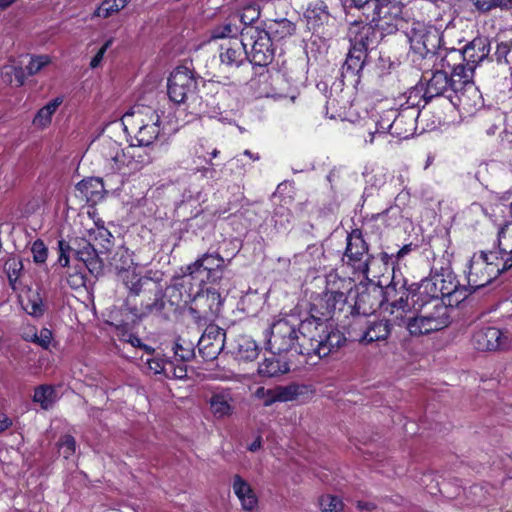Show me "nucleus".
Returning <instances> with one entry per match:
<instances>
[{"mask_svg":"<svg viewBox=\"0 0 512 512\" xmlns=\"http://www.w3.org/2000/svg\"><path fill=\"white\" fill-rule=\"evenodd\" d=\"M345 340L339 330L311 315L299 325L286 318L273 322L267 345L272 354L294 352L303 356L306 364L316 365L340 348Z\"/></svg>","mask_w":512,"mask_h":512,"instance_id":"f257e3e1","label":"nucleus"},{"mask_svg":"<svg viewBox=\"0 0 512 512\" xmlns=\"http://www.w3.org/2000/svg\"><path fill=\"white\" fill-rule=\"evenodd\" d=\"M421 82L425 88L424 93L430 101L433 98L445 97L454 107L466 112L476 109L483 103L480 90H476V96L472 98L464 88V84L445 74L444 71L433 69L429 77L422 76Z\"/></svg>","mask_w":512,"mask_h":512,"instance_id":"f03ea898","label":"nucleus"},{"mask_svg":"<svg viewBox=\"0 0 512 512\" xmlns=\"http://www.w3.org/2000/svg\"><path fill=\"white\" fill-rule=\"evenodd\" d=\"M118 275L132 296L141 293L147 295V299L141 303V307L135 308L133 313L138 317L161 313L165 306L164 294L161 285L153 281L149 276H142L140 267L131 263L127 268H118Z\"/></svg>","mask_w":512,"mask_h":512,"instance_id":"7ed1b4c3","label":"nucleus"},{"mask_svg":"<svg viewBox=\"0 0 512 512\" xmlns=\"http://www.w3.org/2000/svg\"><path fill=\"white\" fill-rule=\"evenodd\" d=\"M406 35L410 43L412 62L420 70H425L429 66L426 65L427 60L434 58L437 50L444 44L443 31L433 25L414 21Z\"/></svg>","mask_w":512,"mask_h":512,"instance_id":"20e7f679","label":"nucleus"},{"mask_svg":"<svg viewBox=\"0 0 512 512\" xmlns=\"http://www.w3.org/2000/svg\"><path fill=\"white\" fill-rule=\"evenodd\" d=\"M511 266L510 255L501 251L500 247L499 252L474 253L468 266V284L474 290L482 288Z\"/></svg>","mask_w":512,"mask_h":512,"instance_id":"39448f33","label":"nucleus"},{"mask_svg":"<svg viewBox=\"0 0 512 512\" xmlns=\"http://www.w3.org/2000/svg\"><path fill=\"white\" fill-rule=\"evenodd\" d=\"M367 21L390 34L397 30L403 20V4L396 0H352Z\"/></svg>","mask_w":512,"mask_h":512,"instance_id":"423d86ee","label":"nucleus"},{"mask_svg":"<svg viewBox=\"0 0 512 512\" xmlns=\"http://www.w3.org/2000/svg\"><path fill=\"white\" fill-rule=\"evenodd\" d=\"M427 62L432 63L433 69L444 71L445 74L464 84V88L472 98L476 96V90L479 89L472 81V69L465 68L461 49L447 48L443 44L437 50L434 58L428 59Z\"/></svg>","mask_w":512,"mask_h":512,"instance_id":"0eeeda50","label":"nucleus"},{"mask_svg":"<svg viewBox=\"0 0 512 512\" xmlns=\"http://www.w3.org/2000/svg\"><path fill=\"white\" fill-rule=\"evenodd\" d=\"M398 325H404L412 336H421L434 331H439L449 324L448 309L442 303L433 305V310L420 314H414L409 310L400 317L395 316Z\"/></svg>","mask_w":512,"mask_h":512,"instance_id":"6e6552de","label":"nucleus"},{"mask_svg":"<svg viewBox=\"0 0 512 512\" xmlns=\"http://www.w3.org/2000/svg\"><path fill=\"white\" fill-rule=\"evenodd\" d=\"M244 17L245 16L241 17V21L245 24L242 28L241 36L244 37L246 48L250 47L248 60L255 66H267L273 61L275 55L271 35L268 31L258 26L246 24ZM254 19L255 17H252L250 23H252Z\"/></svg>","mask_w":512,"mask_h":512,"instance_id":"1a4fd4ad","label":"nucleus"},{"mask_svg":"<svg viewBox=\"0 0 512 512\" xmlns=\"http://www.w3.org/2000/svg\"><path fill=\"white\" fill-rule=\"evenodd\" d=\"M225 267V260L219 253H204L184 268L181 285L191 284L193 280L199 282V287L205 282H218L223 278Z\"/></svg>","mask_w":512,"mask_h":512,"instance_id":"9d476101","label":"nucleus"},{"mask_svg":"<svg viewBox=\"0 0 512 512\" xmlns=\"http://www.w3.org/2000/svg\"><path fill=\"white\" fill-rule=\"evenodd\" d=\"M368 244L360 230L355 229L347 236L346 249L342 261L351 267L355 273L368 277L369 265L372 260Z\"/></svg>","mask_w":512,"mask_h":512,"instance_id":"9b49d317","label":"nucleus"},{"mask_svg":"<svg viewBox=\"0 0 512 512\" xmlns=\"http://www.w3.org/2000/svg\"><path fill=\"white\" fill-rule=\"evenodd\" d=\"M223 299L215 288L198 290L189 307L190 313L198 321H213L221 312Z\"/></svg>","mask_w":512,"mask_h":512,"instance_id":"f8f14e48","label":"nucleus"},{"mask_svg":"<svg viewBox=\"0 0 512 512\" xmlns=\"http://www.w3.org/2000/svg\"><path fill=\"white\" fill-rule=\"evenodd\" d=\"M196 89L197 82L186 68H176L168 78L167 94L175 104L185 103L195 95Z\"/></svg>","mask_w":512,"mask_h":512,"instance_id":"ddd939ff","label":"nucleus"},{"mask_svg":"<svg viewBox=\"0 0 512 512\" xmlns=\"http://www.w3.org/2000/svg\"><path fill=\"white\" fill-rule=\"evenodd\" d=\"M409 291L406 288L405 281L396 280L395 275L391 282L386 286L383 292L382 305H386L385 310L390 307V313L395 316L409 312L408 305Z\"/></svg>","mask_w":512,"mask_h":512,"instance_id":"4468645a","label":"nucleus"},{"mask_svg":"<svg viewBox=\"0 0 512 512\" xmlns=\"http://www.w3.org/2000/svg\"><path fill=\"white\" fill-rule=\"evenodd\" d=\"M226 333L218 326H208L198 341V351L205 361L217 358L225 346Z\"/></svg>","mask_w":512,"mask_h":512,"instance_id":"2eb2a0df","label":"nucleus"},{"mask_svg":"<svg viewBox=\"0 0 512 512\" xmlns=\"http://www.w3.org/2000/svg\"><path fill=\"white\" fill-rule=\"evenodd\" d=\"M209 412L216 420L230 418L235 412V399L230 388H216L207 399Z\"/></svg>","mask_w":512,"mask_h":512,"instance_id":"dca6fc26","label":"nucleus"},{"mask_svg":"<svg viewBox=\"0 0 512 512\" xmlns=\"http://www.w3.org/2000/svg\"><path fill=\"white\" fill-rule=\"evenodd\" d=\"M491 45L487 37L479 36L468 42L461 48L465 68L472 69V81H474L475 69L490 55Z\"/></svg>","mask_w":512,"mask_h":512,"instance_id":"f3484780","label":"nucleus"},{"mask_svg":"<svg viewBox=\"0 0 512 512\" xmlns=\"http://www.w3.org/2000/svg\"><path fill=\"white\" fill-rule=\"evenodd\" d=\"M302 394V387L296 384L277 386L274 388L258 387L254 397L264 406H271L276 402H288Z\"/></svg>","mask_w":512,"mask_h":512,"instance_id":"a211bd4d","label":"nucleus"},{"mask_svg":"<svg viewBox=\"0 0 512 512\" xmlns=\"http://www.w3.org/2000/svg\"><path fill=\"white\" fill-rule=\"evenodd\" d=\"M472 345L478 351H496L508 346V337L496 327H485L473 334Z\"/></svg>","mask_w":512,"mask_h":512,"instance_id":"6ab92c4d","label":"nucleus"},{"mask_svg":"<svg viewBox=\"0 0 512 512\" xmlns=\"http://www.w3.org/2000/svg\"><path fill=\"white\" fill-rule=\"evenodd\" d=\"M367 58L365 50L356 49L350 46L346 60L341 68L342 81H348L357 85L360 81L359 74L363 70Z\"/></svg>","mask_w":512,"mask_h":512,"instance_id":"aec40b11","label":"nucleus"},{"mask_svg":"<svg viewBox=\"0 0 512 512\" xmlns=\"http://www.w3.org/2000/svg\"><path fill=\"white\" fill-rule=\"evenodd\" d=\"M220 60L227 67H239L248 59V50L244 37L234 38L220 47Z\"/></svg>","mask_w":512,"mask_h":512,"instance_id":"412c9836","label":"nucleus"},{"mask_svg":"<svg viewBox=\"0 0 512 512\" xmlns=\"http://www.w3.org/2000/svg\"><path fill=\"white\" fill-rule=\"evenodd\" d=\"M350 46L356 49L365 50L367 53L368 48L376 42L377 31L375 30L374 23H353L348 31Z\"/></svg>","mask_w":512,"mask_h":512,"instance_id":"4be33fe9","label":"nucleus"},{"mask_svg":"<svg viewBox=\"0 0 512 512\" xmlns=\"http://www.w3.org/2000/svg\"><path fill=\"white\" fill-rule=\"evenodd\" d=\"M347 305V298L338 299V295L323 292L318 302L314 304L315 310L321 315L316 319L324 321L328 326V320L342 312Z\"/></svg>","mask_w":512,"mask_h":512,"instance_id":"5701e85b","label":"nucleus"},{"mask_svg":"<svg viewBox=\"0 0 512 512\" xmlns=\"http://www.w3.org/2000/svg\"><path fill=\"white\" fill-rule=\"evenodd\" d=\"M233 491L244 510L252 511L258 505V498L250 484L241 476L235 475L232 484Z\"/></svg>","mask_w":512,"mask_h":512,"instance_id":"b1692460","label":"nucleus"},{"mask_svg":"<svg viewBox=\"0 0 512 512\" xmlns=\"http://www.w3.org/2000/svg\"><path fill=\"white\" fill-rule=\"evenodd\" d=\"M355 284L350 277H341L337 272L331 271L326 275V285L324 292L338 295L340 302L342 297L347 298L353 290Z\"/></svg>","mask_w":512,"mask_h":512,"instance_id":"393cba45","label":"nucleus"},{"mask_svg":"<svg viewBox=\"0 0 512 512\" xmlns=\"http://www.w3.org/2000/svg\"><path fill=\"white\" fill-rule=\"evenodd\" d=\"M114 169L124 176L141 170V162H136V150L127 148L113 157Z\"/></svg>","mask_w":512,"mask_h":512,"instance_id":"a878e982","label":"nucleus"},{"mask_svg":"<svg viewBox=\"0 0 512 512\" xmlns=\"http://www.w3.org/2000/svg\"><path fill=\"white\" fill-rule=\"evenodd\" d=\"M390 333H391V325L388 320L380 319V320L369 321L365 330L363 331L361 341L365 342V343H372L375 341H383L388 338Z\"/></svg>","mask_w":512,"mask_h":512,"instance_id":"bb28decb","label":"nucleus"},{"mask_svg":"<svg viewBox=\"0 0 512 512\" xmlns=\"http://www.w3.org/2000/svg\"><path fill=\"white\" fill-rule=\"evenodd\" d=\"M76 260L79 262L78 265L85 267L93 275L101 272L102 262L95 248L89 243L76 252Z\"/></svg>","mask_w":512,"mask_h":512,"instance_id":"cd10ccee","label":"nucleus"},{"mask_svg":"<svg viewBox=\"0 0 512 512\" xmlns=\"http://www.w3.org/2000/svg\"><path fill=\"white\" fill-rule=\"evenodd\" d=\"M233 353L240 361H253L258 357L259 348L251 337L241 335L235 339Z\"/></svg>","mask_w":512,"mask_h":512,"instance_id":"c85d7f7f","label":"nucleus"},{"mask_svg":"<svg viewBox=\"0 0 512 512\" xmlns=\"http://www.w3.org/2000/svg\"><path fill=\"white\" fill-rule=\"evenodd\" d=\"M77 190L87 200L96 203L103 198L104 185L99 178H88L76 185Z\"/></svg>","mask_w":512,"mask_h":512,"instance_id":"c756f323","label":"nucleus"},{"mask_svg":"<svg viewBox=\"0 0 512 512\" xmlns=\"http://www.w3.org/2000/svg\"><path fill=\"white\" fill-rule=\"evenodd\" d=\"M304 17L307 21L309 29L316 30L318 27L328 21L329 12L327 10L326 4L323 1L310 4L304 13Z\"/></svg>","mask_w":512,"mask_h":512,"instance_id":"7c9ffc66","label":"nucleus"},{"mask_svg":"<svg viewBox=\"0 0 512 512\" xmlns=\"http://www.w3.org/2000/svg\"><path fill=\"white\" fill-rule=\"evenodd\" d=\"M127 141L129 142V148H141L149 147L158 138V132L156 130H124Z\"/></svg>","mask_w":512,"mask_h":512,"instance_id":"2f4dec72","label":"nucleus"},{"mask_svg":"<svg viewBox=\"0 0 512 512\" xmlns=\"http://www.w3.org/2000/svg\"><path fill=\"white\" fill-rule=\"evenodd\" d=\"M273 354L271 357L265 358L258 367V373L263 377H275L290 370L289 364L282 361Z\"/></svg>","mask_w":512,"mask_h":512,"instance_id":"473e14b6","label":"nucleus"},{"mask_svg":"<svg viewBox=\"0 0 512 512\" xmlns=\"http://www.w3.org/2000/svg\"><path fill=\"white\" fill-rule=\"evenodd\" d=\"M427 285H438L440 294L442 298H444L451 297L458 292L459 282L456 280L453 274L447 273L429 278L425 286L427 287Z\"/></svg>","mask_w":512,"mask_h":512,"instance_id":"72a5a7b5","label":"nucleus"},{"mask_svg":"<svg viewBox=\"0 0 512 512\" xmlns=\"http://www.w3.org/2000/svg\"><path fill=\"white\" fill-rule=\"evenodd\" d=\"M241 31L242 28H240V26H238L236 23H233L232 20H229L227 22L218 24L211 29L210 40H233L234 38H239L238 35H241Z\"/></svg>","mask_w":512,"mask_h":512,"instance_id":"f704fd0d","label":"nucleus"},{"mask_svg":"<svg viewBox=\"0 0 512 512\" xmlns=\"http://www.w3.org/2000/svg\"><path fill=\"white\" fill-rule=\"evenodd\" d=\"M62 102V97H56L48 102L44 107L39 109L33 119V124L42 127L48 126L51 122L52 115L56 112Z\"/></svg>","mask_w":512,"mask_h":512,"instance_id":"c9c22d12","label":"nucleus"},{"mask_svg":"<svg viewBox=\"0 0 512 512\" xmlns=\"http://www.w3.org/2000/svg\"><path fill=\"white\" fill-rule=\"evenodd\" d=\"M131 0H103L95 9L93 17L108 18L124 9Z\"/></svg>","mask_w":512,"mask_h":512,"instance_id":"e433bc0d","label":"nucleus"},{"mask_svg":"<svg viewBox=\"0 0 512 512\" xmlns=\"http://www.w3.org/2000/svg\"><path fill=\"white\" fill-rule=\"evenodd\" d=\"M425 88L421 80L407 91V107L409 109H416L420 106H425L430 99L427 98Z\"/></svg>","mask_w":512,"mask_h":512,"instance_id":"4c0bfd02","label":"nucleus"},{"mask_svg":"<svg viewBox=\"0 0 512 512\" xmlns=\"http://www.w3.org/2000/svg\"><path fill=\"white\" fill-rule=\"evenodd\" d=\"M425 88L421 80L407 91V107L409 109H416L420 106H425L430 99L427 98Z\"/></svg>","mask_w":512,"mask_h":512,"instance_id":"58836bf2","label":"nucleus"},{"mask_svg":"<svg viewBox=\"0 0 512 512\" xmlns=\"http://www.w3.org/2000/svg\"><path fill=\"white\" fill-rule=\"evenodd\" d=\"M23 264L20 258L11 256L4 263V271L13 290L17 289V281L22 273Z\"/></svg>","mask_w":512,"mask_h":512,"instance_id":"ea45409f","label":"nucleus"},{"mask_svg":"<svg viewBox=\"0 0 512 512\" xmlns=\"http://www.w3.org/2000/svg\"><path fill=\"white\" fill-rule=\"evenodd\" d=\"M33 400L39 403L41 408L47 410L55 402V390L52 386L41 385L35 389Z\"/></svg>","mask_w":512,"mask_h":512,"instance_id":"a19ab883","label":"nucleus"},{"mask_svg":"<svg viewBox=\"0 0 512 512\" xmlns=\"http://www.w3.org/2000/svg\"><path fill=\"white\" fill-rule=\"evenodd\" d=\"M24 309L29 315L40 318L46 311V305L38 292H32L28 296Z\"/></svg>","mask_w":512,"mask_h":512,"instance_id":"79ce46f5","label":"nucleus"},{"mask_svg":"<svg viewBox=\"0 0 512 512\" xmlns=\"http://www.w3.org/2000/svg\"><path fill=\"white\" fill-rule=\"evenodd\" d=\"M174 358L175 361L180 362H188L194 357V347L193 344L178 338L174 345Z\"/></svg>","mask_w":512,"mask_h":512,"instance_id":"37998d69","label":"nucleus"},{"mask_svg":"<svg viewBox=\"0 0 512 512\" xmlns=\"http://www.w3.org/2000/svg\"><path fill=\"white\" fill-rule=\"evenodd\" d=\"M85 267L75 265L74 267H68L67 270V283L73 289H77L85 286L86 277L84 274Z\"/></svg>","mask_w":512,"mask_h":512,"instance_id":"c03bdc74","label":"nucleus"},{"mask_svg":"<svg viewBox=\"0 0 512 512\" xmlns=\"http://www.w3.org/2000/svg\"><path fill=\"white\" fill-rule=\"evenodd\" d=\"M399 116L398 108H389L379 113L375 121L376 128H394L397 117Z\"/></svg>","mask_w":512,"mask_h":512,"instance_id":"a18cd8bd","label":"nucleus"},{"mask_svg":"<svg viewBox=\"0 0 512 512\" xmlns=\"http://www.w3.org/2000/svg\"><path fill=\"white\" fill-rule=\"evenodd\" d=\"M163 374L167 378L184 379L187 376V367L185 362L176 364L175 361L167 360L166 366L162 368Z\"/></svg>","mask_w":512,"mask_h":512,"instance_id":"49530a36","label":"nucleus"},{"mask_svg":"<svg viewBox=\"0 0 512 512\" xmlns=\"http://www.w3.org/2000/svg\"><path fill=\"white\" fill-rule=\"evenodd\" d=\"M419 115V111L417 109H409L403 108L399 110V116L397 117V122H395L394 127L401 128L402 126L415 127L416 119Z\"/></svg>","mask_w":512,"mask_h":512,"instance_id":"de8ad7c7","label":"nucleus"},{"mask_svg":"<svg viewBox=\"0 0 512 512\" xmlns=\"http://www.w3.org/2000/svg\"><path fill=\"white\" fill-rule=\"evenodd\" d=\"M320 507L322 512H342L343 503L342 501L332 495H325L320 498Z\"/></svg>","mask_w":512,"mask_h":512,"instance_id":"09e8293b","label":"nucleus"},{"mask_svg":"<svg viewBox=\"0 0 512 512\" xmlns=\"http://www.w3.org/2000/svg\"><path fill=\"white\" fill-rule=\"evenodd\" d=\"M274 27H270L271 32L275 34V37L284 38L286 36H290L295 31V26L292 22L287 19H282L281 21L276 22Z\"/></svg>","mask_w":512,"mask_h":512,"instance_id":"8fccbe9b","label":"nucleus"},{"mask_svg":"<svg viewBox=\"0 0 512 512\" xmlns=\"http://www.w3.org/2000/svg\"><path fill=\"white\" fill-rule=\"evenodd\" d=\"M51 62V58L48 55H38L32 56L30 58L29 63L26 66L27 73L29 75H34L38 73L41 69L47 66Z\"/></svg>","mask_w":512,"mask_h":512,"instance_id":"3c124183","label":"nucleus"},{"mask_svg":"<svg viewBox=\"0 0 512 512\" xmlns=\"http://www.w3.org/2000/svg\"><path fill=\"white\" fill-rule=\"evenodd\" d=\"M475 7L483 12L489 11L495 7L507 8L512 4V0H471Z\"/></svg>","mask_w":512,"mask_h":512,"instance_id":"603ef678","label":"nucleus"},{"mask_svg":"<svg viewBox=\"0 0 512 512\" xmlns=\"http://www.w3.org/2000/svg\"><path fill=\"white\" fill-rule=\"evenodd\" d=\"M75 450V438L71 435L63 436L59 442V452L64 456V458L68 459L71 455L75 453Z\"/></svg>","mask_w":512,"mask_h":512,"instance_id":"864d4df0","label":"nucleus"},{"mask_svg":"<svg viewBox=\"0 0 512 512\" xmlns=\"http://www.w3.org/2000/svg\"><path fill=\"white\" fill-rule=\"evenodd\" d=\"M33 260L36 263H44L48 256V250L44 242L40 239L33 242L31 247Z\"/></svg>","mask_w":512,"mask_h":512,"instance_id":"5fc2aeb1","label":"nucleus"},{"mask_svg":"<svg viewBox=\"0 0 512 512\" xmlns=\"http://www.w3.org/2000/svg\"><path fill=\"white\" fill-rule=\"evenodd\" d=\"M53 341V333L48 328H41L37 332V338L35 344L40 346L42 349L49 350Z\"/></svg>","mask_w":512,"mask_h":512,"instance_id":"6e6d98bb","label":"nucleus"},{"mask_svg":"<svg viewBox=\"0 0 512 512\" xmlns=\"http://www.w3.org/2000/svg\"><path fill=\"white\" fill-rule=\"evenodd\" d=\"M428 280L429 279H424L421 281V284L419 286L420 293L426 294L429 298H431L432 300H435V302H436L435 304L441 303L439 301V299L442 298V296L440 294L439 286L438 285H427V287H426L425 284Z\"/></svg>","mask_w":512,"mask_h":512,"instance_id":"4d7b16f0","label":"nucleus"},{"mask_svg":"<svg viewBox=\"0 0 512 512\" xmlns=\"http://www.w3.org/2000/svg\"><path fill=\"white\" fill-rule=\"evenodd\" d=\"M110 45H111V40H108L97 51V53L94 55V57L90 61V67L92 69L97 68L101 64V62H102V60L104 58V55H105V53H106V51H107V49L109 48Z\"/></svg>","mask_w":512,"mask_h":512,"instance_id":"13d9d810","label":"nucleus"},{"mask_svg":"<svg viewBox=\"0 0 512 512\" xmlns=\"http://www.w3.org/2000/svg\"><path fill=\"white\" fill-rule=\"evenodd\" d=\"M370 297V295L368 293H361L356 302H355V305L356 307L359 309V310H362V312L364 314H367V313H370V312H374L375 311V308L373 307V305L370 306L369 309H366L365 307H363V304L366 302V300Z\"/></svg>","mask_w":512,"mask_h":512,"instance_id":"bf43d9fd","label":"nucleus"},{"mask_svg":"<svg viewBox=\"0 0 512 512\" xmlns=\"http://www.w3.org/2000/svg\"><path fill=\"white\" fill-rule=\"evenodd\" d=\"M37 332H38V330L35 327H29L23 331L22 338L27 342H31V343L35 344L36 338H37Z\"/></svg>","mask_w":512,"mask_h":512,"instance_id":"052dcab7","label":"nucleus"},{"mask_svg":"<svg viewBox=\"0 0 512 512\" xmlns=\"http://www.w3.org/2000/svg\"><path fill=\"white\" fill-rule=\"evenodd\" d=\"M37 332H38V330L35 327H29L23 331L22 338L27 342H31V343L35 344L36 338H37Z\"/></svg>","mask_w":512,"mask_h":512,"instance_id":"680f3d73","label":"nucleus"},{"mask_svg":"<svg viewBox=\"0 0 512 512\" xmlns=\"http://www.w3.org/2000/svg\"><path fill=\"white\" fill-rule=\"evenodd\" d=\"M231 164L235 166L236 168V172L238 174H244L247 170V165L246 163L243 162V159L239 156H236L234 157L233 159H231Z\"/></svg>","mask_w":512,"mask_h":512,"instance_id":"e2e57ef3","label":"nucleus"},{"mask_svg":"<svg viewBox=\"0 0 512 512\" xmlns=\"http://www.w3.org/2000/svg\"><path fill=\"white\" fill-rule=\"evenodd\" d=\"M65 243L64 241H59V249H60V255H59V259H58V262L61 266L63 267H68V264H69V257L68 255H66V251H65Z\"/></svg>","mask_w":512,"mask_h":512,"instance_id":"0e129e2a","label":"nucleus"},{"mask_svg":"<svg viewBox=\"0 0 512 512\" xmlns=\"http://www.w3.org/2000/svg\"><path fill=\"white\" fill-rule=\"evenodd\" d=\"M167 361L154 359L151 361H148L149 367L151 370H154L155 373H163L162 368L166 366Z\"/></svg>","mask_w":512,"mask_h":512,"instance_id":"69168bd1","label":"nucleus"},{"mask_svg":"<svg viewBox=\"0 0 512 512\" xmlns=\"http://www.w3.org/2000/svg\"><path fill=\"white\" fill-rule=\"evenodd\" d=\"M12 425V420L6 415L0 417V433L8 429Z\"/></svg>","mask_w":512,"mask_h":512,"instance_id":"338daca9","label":"nucleus"},{"mask_svg":"<svg viewBox=\"0 0 512 512\" xmlns=\"http://www.w3.org/2000/svg\"><path fill=\"white\" fill-rule=\"evenodd\" d=\"M136 162H141V170L148 165L151 162V158L145 154L142 155L141 153L136 152Z\"/></svg>","mask_w":512,"mask_h":512,"instance_id":"774afa93","label":"nucleus"}]
</instances>
